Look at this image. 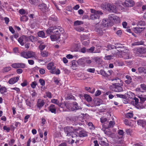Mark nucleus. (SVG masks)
<instances>
[{
    "label": "nucleus",
    "instance_id": "obj_5",
    "mask_svg": "<svg viewBox=\"0 0 146 146\" xmlns=\"http://www.w3.org/2000/svg\"><path fill=\"white\" fill-rule=\"evenodd\" d=\"M134 101L131 102V103L133 104L138 109H142L144 108V107L139 102V99L136 98H134L133 99Z\"/></svg>",
    "mask_w": 146,
    "mask_h": 146
},
{
    "label": "nucleus",
    "instance_id": "obj_17",
    "mask_svg": "<svg viewBox=\"0 0 146 146\" xmlns=\"http://www.w3.org/2000/svg\"><path fill=\"white\" fill-rule=\"evenodd\" d=\"M19 79V77H17L12 78L9 81V83L10 84H13L17 82Z\"/></svg>",
    "mask_w": 146,
    "mask_h": 146
},
{
    "label": "nucleus",
    "instance_id": "obj_37",
    "mask_svg": "<svg viewBox=\"0 0 146 146\" xmlns=\"http://www.w3.org/2000/svg\"><path fill=\"white\" fill-rule=\"evenodd\" d=\"M38 42L39 43H41L38 46L39 49L41 50H43L46 47L45 45L42 44L41 43L42 42L41 41H38Z\"/></svg>",
    "mask_w": 146,
    "mask_h": 146
},
{
    "label": "nucleus",
    "instance_id": "obj_51",
    "mask_svg": "<svg viewBox=\"0 0 146 146\" xmlns=\"http://www.w3.org/2000/svg\"><path fill=\"white\" fill-rule=\"evenodd\" d=\"M116 96L118 98H119L122 99H125L126 98L125 95L123 94H116Z\"/></svg>",
    "mask_w": 146,
    "mask_h": 146
},
{
    "label": "nucleus",
    "instance_id": "obj_52",
    "mask_svg": "<svg viewBox=\"0 0 146 146\" xmlns=\"http://www.w3.org/2000/svg\"><path fill=\"white\" fill-rule=\"evenodd\" d=\"M115 124L114 121H110L109 123L108 128L109 127H113Z\"/></svg>",
    "mask_w": 146,
    "mask_h": 146
},
{
    "label": "nucleus",
    "instance_id": "obj_9",
    "mask_svg": "<svg viewBox=\"0 0 146 146\" xmlns=\"http://www.w3.org/2000/svg\"><path fill=\"white\" fill-rule=\"evenodd\" d=\"M72 105L73 106L71 108L72 111H76L77 110H82V108L78 106V104L76 102H73Z\"/></svg>",
    "mask_w": 146,
    "mask_h": 146
},
{
    "label": "nucleus",
    "instance_id": "obj_26",
    "mask_svg": "<svg viewBox=\"0 0 146 146\" xmlns=\"http://www.w3.org/2000/svg\"><path fill=\"white\" fill-rule=\"evenodd\" d=\"M78 62H76L75 61L73 60L72 62V68L73 70H75L77 66Z\"/></svg>",
    "mask_w": 146,
    "mask_h": 146
},
{
    "label": "nucleus",
    "instance_id": "obj_20",
    "mask_svg": "<svg viewBox=\"0 0 146 146\" xmlns=\"http://www.w3.org/2000/svg\"><path fill=\"white\" fill-rule=\"evenodd\" d=\"M123 57L125 59H129L132 58V56L130 52H124Z\"/></svg>",
    "mask_w": 146,
    "mask_h": 146
},
{
    "label": "nucleus",
    "instance_id": "obj_61",
    "mask_svg": "<svg viewBox=\"0 0 146 146\" xmlns=\"http://www.w3.org/2000/svg\"><path fill=\"white\" fill-rule=\"evenodd\" d=\"M100 58L98 57H95L94 58V60L96 62H98L100 60Z\"/></svg>",
    "mask_w": 146,
    "mask_h": 146
},
{
    "label": "nucleus",
    "instance_id": "obj_39",
    "mask_svg": "<svg viewBox=\"0 0 146 146\" xmlns=\"http://www.w3.org/2000/svg\"><path fill=\"white\" fill-rule=\"evenodd\" d=\"M11 68L10 66L5 67L3 69V72H7L11 70Z\"/></svg>",
    "mask_w": 146,
    "mask_h": 146
},
{
    "label": "nucleus",
    "instance_id": "obj_1",
    "mask_svg": "<svg viewBox=\"0 0 146 146\" xmlns=\"http://www.w3.org/2000/svg\"><path fill=\"white\" fill-rule=\"evenodd\" d=\"M113 23L108 19H104L102 20V24H97L95 25V30L100 35L103 34V31H104V28L112 25Z\"/></svg>",
    "mask_w": 146,
    "mask_h": 146
},
{
    "label": "nucleus",
    "instance_id": "obj_64",
    "mask_svg": "<svg viewBox=\"0 0 146 146\" xmlns=\"http://www.w3.org/2000/svg\"><path fill=\"white\" fill-rule=\"evenodd\" d=\"M141 88L143 89V90H145L146 89V85L144 84H141L140 85Z\"/></svg>",
    "mask_w": 146,
    "mask_h": 146
},
{
    "label": "nucleus",
    "instance_id": "obj_49",
    "mask_svg": "<svg viewBox=\"0 0 146 146\" xmlns=\"http://www.w3.org/2000/svg\"><path fill=\"white\" fill-rule=\"evenodd\" d=\"M6 92V89L5 87H2L0 88V92L1 94H3Z\"/></svg>",
    "mask_w": 146,
    "mask_h": 146
},
{
    "label": "nucleus",
    "instance_id": "obj_21",
    "mask_svg": "<svg viewBox=\"0 0 146 146\" xmlns=\"http://www.w3.org/2000/svg\"><path fill=\"white\" fill-rule=\"evenodd\" d=\"M50 38L52 41H54L58 40L60 38V37L59 35H56L55 34L51 35Z\"/></svg>",
    "mask_w": 146,
    "mask_h": 146
},
{
    "label": "nucleus",
    "instance_id": "obj_11",
    "mask_svg": "<svg viewBox=\"0 0 146 146\" xmlns=\"http://www.w3.org/2000/svg\"><path fill=\"white\" fill-rule=\"evenodd\" d=\"M55 31H54V33L56 35H59L60 37V33H64V31L63 28L61 27H59L58 28H56Z\"/></svg>",
    "mask_w": 146,
    "mask_h": 146
},
{
    "label": "nucleus",
    "instance_id": "obj_14",
    "mask_svg": "<svg viewBox=\"0 0 146 146\" xmlns=\"http://www.w3.org/2000/svg\"><path fill=\"white\" fill-rule=\"evenodd\" d=\"M44 104L45 103L44 100L39 99L38 100L37 106L38 108H40L42 107Z\"/></svg>",
    "mask_w": 146,
    "mask_h": 146
},
{
    "label": "nucleus",
    "instance_id": "obj_36",
    "mask_svg": "<svg viewBox=\"0 0 146 146\" xmlns=\"http://www.w3.org/2000/svg\"><path fill=\"white\" fill-rule=\"evenodd\" d=\"M20 19L21 21H26L28 20V18L27 16L24 15Z\"/></svg>",
    "mask_w": 146,
    "mask_h": 146
},
{
    "label": "nucleus",
    "instance_id": "obj_46",
    "mask_svg": "<svg viewBox=\"0 0 146 146\" xmlns=\"http://www.w3.org/2000/svg\"><path fill=\"white\" fill-rule=\"evenodd\" d=\"M126 132L127 135H131L133 132V131L131 128H128L126 129Z\"/></svg>",
    "mask_w": 146,
    "mask_h": 146
},
{
    "label": "nucleus",
    "instance_id": "obj_16",
    "mask_svg": "<svg viewBox=\"0 0 146 146\" xmlns=\"http://www.w3.org/2000/svg\"><path fill=\"white\" fill-rule=\"evenodd\" d=\"M56 28V26L50 27L46 30V33L47 34L50 35L51 33H54V31L55 30Z\"/></svg>",
    "mask_w": 146,
    "mask_h": 146
},
{
    "label": "nucleus",
    "instance_id": "obj_34",
    "mask_svg": "<svg viewBox=\"0 0 146 146\" xmlns=\"http://www.w3.org/2000/svg\"><path fill=\"white\" fill-rule=\"evenodd\" d=\"M54 64L53 62L48 63L47 65V68L48 70H50L53 67Z\"/></svg>",
    "mask_w": 146,
    "mask_h": 146
},
{
    "label": "nucleus",
    "instance_id": "obj_18",
    "mask_svg": "<svg viewBox=\"0 0 146 146\" xmlns=\"http://www.w3.org/2000/svg\"><path fill=\"white\" fill-rule=\"evenodd\" d=\"M50 72L52 74H60V70L58 69L57 71L56 70V67H53L50 70Z\"/></svg>",
    "mask_w": 146,
    "mask_h": 146
},
{
    "label": "nucleus",
    "instance_id": "obj_27",
    "mask_svg": "<svg viewBox=\"0 0 146 146\" xmlns=\"http://www.w3.org/2000/svg\"><path fill=\"white\" fill-rule=\"evenodd\" d=\"M79 135L80 137H84L87 136V134L84 131H80Z\"/></svg>",
    "mask_w": 146,
    "mask_h": 146
},
{
    "label": "nucleus",
    "instance_id": "obj_62",
    "mask_svg": "<svg viewBox=\"0 0 146 146\" xmlns=\"http://www.w3.org/2000/svg\"><path fill=\"white\" fill-rule=\"evenodd\" d=\"M39 71L40 73L41 74H43L45 73V70L42 68H40Z\"/></svg>",
    "mask_w": 146,
    "mask_h": 146
},
{
    "label": "nucleus",
    "instance_id": "obj_47",
    "mask_svg": "<svg viewBox=\"0 0 146 146\" xmlns=\"http://www.w3.org/2000/svg\"><path fill=\"white\" fill-rule=\"evenodd\" d=\"M95 48V47L94 46H92L89 49H88L87 50V52H90V53H94L93 51L94 50Z\"/></svg>",
    "mask_w": 146,
    "mask_h": 146
},
{
    "label": "nucleus",
    "instance_id": "obj_38",
    "mask_svg": "<svg viewBox=\"0 0 146 146\" xmlns=\"http://www.w3.org/2000/svg\"><path fill=\"white\" fill-rule=\"evenodd\" d=\"M82 44L84 45H87L90 43V40H86L81 41Z\"/></svg>",
    "mask_w": 146,
    "mask_h": 146
},
{
    "label": "nucleus",
    "instance_id": "obj_50",
    "mask_svg": "<svg viewBox=\"0 0 146 146\" xmlns=\"http://www.w3.org/2000/svg\"><path fill=\"white\" fill-rule=\"evenodd\" d=\"M107 4L106 3L105 4H102L101 5L102 8L103 10L106 9L107 10Z\"/></svg>",
    "mask_w": 146,
    "mask_h": 146
},
{
    "label": "nucleus",
    "instance_id": "obj_41",
    "mask_svg": "<svg viewBox=\"0 0 146 146\" xmlns=\"http://www.w3.org/2000/svg\"><path fill=\"white\" fill-rule=\"evenodd\" d=\"M100 143L101 146H109V144L108 143H106L104 141L102 140L100 141Z\"/></svg>",
    "mask_w": 146,
    "mask_h": 146
},
{
    "label": "nucleus",
    "instance_id": "obj_22",
    "mask_svg": "<svg viewBox=\"0 0 146 146\" xmlns=\"http://www.w3.org/2000/svg\"><path fill=\"white\" fill-rule=\"evenodd\" d=\"M127 80L125 81V82L127 84H129L132 82V79L131 77L129 75H127L125 76Z\"/></svg>",
    "mask_w": 146,
    "mask_h": 146
},
{
    "label": "nucleus",
    "instance_id": "obj_40",
    "mask_svg": "<svg viewBox=\"0 0 146 146\" xmlns=\"http://www.w3.org/2000/svg\"><path fill=\"white\" fill-rule=\"evenodd\" d=\"M138 97L139 98L140 100V103L141 105L146 100V98H145L143 97L140 96H139Z\"/></svg>",
    "mask_w": 146,
    "mask_h": 146
},
{
    "label": "nucleus",
    "instance_id": "obj_4",
    "mask_svg": "<svg viewBox=\"0 0 146 146\" xmlns=\"http://www.w3.org/2000/svg\"><path fill=\"white\" fill-rule=\"evenodd\" d=\"M103 13L101 11H97L95 13H93L91 15L90 18L91 19L95 20L98 19V21H100L99 18L100 15L103 14Z\"/></svg>",
    "mask_w": 146,
    "mask_h": 146
},
{
    "label": "nucleus",
    "instance_id": "obj_13",
    "mask_svg": "<svg viewBox=\"0 0 146 146\" xmlns=\"http://www.w3.org/2000/svg\"><path fill=\"white\" fill-rule=\"evenodd\" d=\"M49 111L52 113L56 114V108L54 104H51L48 107Z\"/></svg>",
    "mask_w": 146,
    "mask_h": 146
},
{
    "label": "nucleus",
    "instance_id": "obj_10",
    "mask_svg": "<svg viewBox=\"0 0 146 146\" xmlns=\"http://www.w3.org/2000/svg\"><path fill=\"white\" fill-rule=\"evenodd\" d=\"M38 8L43 13L46 12L48 11V8L46 4L42 3L38 5Z\"/></svg>",
    "mask_w": 146,
    "mask_h": 146
},
{
    "label": "nucleus",
    "instance_id": "obj_3",
    "mask_svg": "<svg viewBox=\"0 0 146 146\" xmlns=\"http://www.w3.org/2000/svg\"><path fill=\"white\" fill-rule=\"evenodd\" d=\"M35 55V53L31 51L23 52L21 53V56L27 59L34 57Z\"/></svg>",
    "mask_w": 146,
    "mask_h": 146
},
{
    "label": "nucleus",
    "instance_id": "obj_60",
    "mask_svg": "<svg viewBox=\"0 0 146 146\" xmlns=\"http://www.w3.org/2000/svg\"><path fill=\"white\" fill-rule=\"evenodd\" d=\"M101 94V91L100 90H98L96 92L95 94V96H98L100 95Z\"/></svg>",
    "mask_w": 146,
    "mask_h": 146
},
{
    "label": "nucleus",
    "instance_id": "obj_55",
    "mask_svg": "<svg viewBox=\"0 0 146 146\" xmlns=\"http://www.w3.org/2000/svg\"><path fill=\"white\" fill-rule=\"evenodd\" d=\"M37 84L36 82L35 81H34L32 82L31 84V85L32 88H35L36 87Z\"/></svg>",
    "mask_w": 146,
    "mask_h": 146
},
{
    "label": "nucleus",
    "instance_id": "obj_63",
    "mask_svg": "<svg viewBox=\"0 0 146 146\" xmlns=\"http://www.w3.org/2000/svg\"><path fill=\"white\" fill-rule=\"evenodd\" d=\"M107 119L105 117H102L100 118L101 122L102 123H104L107 121Z\"/></svg>",
    "mask_w": 146,
    "mask_h": 146
},
{
    "label": "nucleus",
    "instance_id": "obj_2",
    "mask_svg": "<svg viewBox=\"0 0 146 146\" xmlns=\"http://www.w3.org/2000/svg\"><path fill=\"white\" fill-rule=\"evenodd\" d=\"M113 80L116 81L115 82L112 84L110 87V89L115 92H120L123 91L122 86L123 85L121 80L119 78H117Z\"/></svg>",
    "mask_w": 146,
    "mask_h": 146
},
{
    "label": "nucleus",
    "instance_id": "obj_59",
    "mask_svg": "<svg viewBox=\"0 0 146 146\" xmlns=\"http://www.w3.org/2000/svg\"><path fill=\"white\" fill-rule=\"evenodd\" d=\"M144 43V42L142 41H138L137 42H135L134 43V45H142Z\"/></svg>",
    "mask_w": 146,
    "mask_h": 146
},
{
    "label": "nucleus",
    "instance_id": "obj_42",
    "mask_svg": "<svg viewBox=\"0 0 146 146\" xmlns=\"http://www.w3.org/2000/svg\"><path fill=\"white\" fill-rule=\"evenodd\" d=\"M41 54L42 57H47L48 54V52L46 51H43L41 52Z\"/></svg>",
    "mask_w": 146,
    "mask_h": 146
},
{
    "label": "nucleus",
    "instance_id": "obj_7",
    "mask_svg": "<svg viewBox=\"0 0 146 146\" xmlns=\"http://www.w3.org/2000/svg\"><path fill=\"white\" fill-rule=\"evenodd\" d=\"M107 10L111 13H115L117 11L116 7L113 4L110 3L107 4Z\"/></svg>",
    "mask_w": 146,
    "mask_h": 146
},
{
    "label": "nucleus",
    "instance_id": "obj_44",
    "mask_svg": "<svg viewBox=\"0 0 146 146\" xmlns=\"http://www.w3.org/2000/svg\"><path fill=\"white\" fill-rule=\"evenodd\" d=\"M133 116V114L132 113L129 112L126 114V117L129 118H131Z\"/></svg>",
    "mask_w": 146,
    "mask_h": 146
},
{
    "label": "nucleus",
    "instance_id": "obj_19",
    "mask_svg": "<svg viewBox=\"0 0 146 146\" xmlns=\"http://www.w3.org/2000/svg\"><path fill=\"white\" fill-rule=\"evenodd\" d=\"M69 128H64V130L65 132L67 134V136H71L72 137H73V135L74 134V133L73 131H70L69 130Z\"/></svg>",
    "mask_w": 146,
    "mask_h": 146
},
{
    "label": "nucleus",
    "instance_id": "obj_48",
    "mask_svg": "<svg viewBox=\"0 0 146 146\" xmlns=\"http://www.w3.org/2000/svg\"><path fill=\"white\" fill-rule=\"evenodd\" d=\"M142 28H143L142 27H137L135 28V29L137 31V33H141L142 31H143V29H142Z\"/></svg>",
    "mask_w": 146,
    "mask_h": 146
},
{
    "label": "nucleus",
    "instance_id": "obj_43",
    "mask_svg": "<svg viewBox=\"0 0 146 146\" xmlns=\"http://www.w3.org/2000/svg\"><path fill=\"white\" fill-rule=\"evenodd\" d=\"M83 24V21H75L74 23V25H80L81 24Z\"/></svg>",
    "mask_w": 146,
    "mask_h": 146
},
{
    "label": "nucleus",
    "instance_id": "obj_28",
    "mask_svg": "<svg viewBox=\"0 0 146 146\" xmlns=\"http://www.w3.org/2000/svg\"><path fill=\"white\" fill-rule=\"evenodd\" d=\"M84 97L86 100L88 102H90L92 100V98L87 94H84Z\"/></svg>",
    "mask_w": 146,
    "mask_h": 146
},
{
    "label": "nucleus",
    "instance_id": "obj_15",
    "mask_svg": "<svg viewBox=\"0 0 146 146\" xmlns=\"http://www.w3.org/2000/svg\"><path fill=\"white\" fill-rule=\"evenodd\" d=\"M137 51L140 54H145L146 53V47H139L137 49Z\"/></svg>",
    "mask_w": 146,
    "mask_h": 146
},
{
    "label": "nucleus",
    "instance_id": "obj_45",
    "mask_svg": "<svg viewBox=\"0 0 146 146\" xmlns=\"http://www.w3.org/2000/svg\"><path fill=\"white\" fill-rule=\"evenodd\" d=\"M18 41L22 46H23L24 45V43L23 42V37H20L18 40Z\"/></svg>",
    "mask_w": 146,
    "mask_h": 146
},
{
    "label": "nucleus",
    "instance_id": "obj_25",
    "mask_svg": "<svg viewBox=\"0 0 146 146\" xmlns=\"http://www.w3.org/2000/svg\"><path fill=\"white\" fill-rule=\"evenodd\" d=\"M138 72L140 73H144L146 74V69L143 67H140L138 68Z\"/></svg>",
    "mask_w": 146,
    "mask_h": 146
},
{
    "label": "nucleus",
    "instance_id": "obj_31",
    "mask_svg": "<svg viewBox=\"0 0 146 146\" xmlns=\"http://www.w3.org/2000/svg\"><path fill=\"white\" fill-rule=\"evenodd\" d=\"M114 57V55H106L104 59L105 60H110L113 59Z\"/></svg>",
    "mask_w": 146,
    "mask_h": 146
},
{
    "label": "nucleus",
    "instance_id": "obj_35",
    "mask_svg": "<svg viewBox=\"0 0 146 146\" xmlns=\"http://www.w3.org/2000/svg\"><path fill=\"white\" fill-rule=\"evenodd\" d=\"M107 48L108 49L107 50H109L115 49V46H114L111 44H109L107 45Z\"/></svg>",
    "mask_w": 146,
    "mask_h": 146
},
{
    "label": "nucleus",
    "instance_id": "obj_24",
    "mask_svg": "<svg viewBox=\"0 0 146 146\" xmlns=\"http://www.w3.org/2000/svg\"><path fill=\"white\" fill-rule=\"evenodd\" d=\"M26 40H28L29 39L32 42H35L37 41V38L33 36H30L29 37L26 38Z\"/></svg>",
    "mask_w": 146,
    "mask_h": 146
},
{
    "label": "nucleus",
    "instance_id": "obj_54",
    "mask_svg": "<svg viewBox=\"0 0 146 146\" xmlns=\"http://www.w3.org/2000/svg\"><path fill=\"white\" fill-rule=\"evenodd\" d=\"M39 82L40 84L42 86H44L45 84V81L43 79H40L39 80Z\"/></svg>",
    "mask_w": 146,
    "mask_h": 146
},
{
    "label": "nucleus",
    "instance_id": "obj_53",
    "mask_svg": "<svg viewBox=\"0 0 146 146\" xmlns=\"http://www.w3.org/2000/svg\"><path fill=\"white\" fill-rule=\"evenodd\" d=\"M113 16H110V15H109V18H111V19H113V20H115L116 19H118V21H119V18H118L116 16H114L113 15H112Z\"/></svg>",
    "mask_w": 146,
    "mask_h": 146
},
{
    "label": "nucleus",
    "instance_id": "obj_29",
    "mask_svg": "<svg viewBox=\"0 0 146 146\" xmlns=\"http://www.w3.org/2000/svg\"><path fill=\"white\" fill-rule=\"evenodd\" d=\"M38 36L44 38L45 37V34L44 32L43 31H40L38 33Z\"/></svg>",
    "mask_w": 146,
    "mask_h": 146
},
{
    "label": "nucleus",
    "instance_id": "obj_58",
    "mask_svg": "<svg viewBox=\"0 0 146 146\" xmlns=\"http://www.w3.org/2000/svg\"><path fill=\"white\" fill-rule=\"evenodd\" d=\"M87 71L89 72L94 73L95 72V69L94 68H89L87 69Z\"/></svg>",
    "mask_w": 146,
    "mask_h": 146
},
{
    "label": "nucleus",
    "instance_id": "obj_6",
    "mask_svg": "<svg viewBox=\"0 0 146 146\" xmlns=\"http://www.w3.org/2000/svg\"><path fill=\"white\" fill-rule=\"evenodd\" d=\"M112 72V71L111 70H108V71L106 72L101 70L100 71V73H98V74H100L104 77H108L111 74Z\"/></svg>",
    "mask_w": 146,
    "mask_h": 146
},
{
    "label": "nucleus",
    "instance_id": "obj_8",
    "mask_svg": "<svg viewBox=\"0 0 146 146\" xmlns=\"http://www.w3.org/2000/svg\"><path fill=\"white\" fill-rule=\"evenodd\" d=\"M12 67L14 68H25V64L23 63H16L13 64L11 65Z\"/></svg>",
    "mask_w": 146,
    "mask_h": 146
},
{
    "label": "nucleus",
    "instance_id": "obj_57",
    "mask_svg": "<svg viewBox=\"0 0 146 146\" xmlns=\"http://www.w3.org/2000/svg\"><path fill=\"white\" fill-rule=\"evenodd\" d=\"M31 4L36 5L37 3V0H29Z\"/></svg>",
    "mask_w": 146,
    "mask_h": 146
},
{
    "label": "nucleus",
    "instance_id": "obj_32",
    "mask_svg": "<svg viewBox=\"0 0 146 146\" xmlns=\"http://www.w3.org/2000/svg\"><path fill=\"white\" fill-rule=\"evenodd\" d=\"M89 37L88 35H82L81 36V41L83 40H89Z\"/></svg>",
    "mask_w": 146,
    "mask_h": 146
},
{
    "label": "nucleus",
    "instance_id": "obj_23",
    "mask_svg": "<svg viewBox=\"0 0 146 146\" xmlns=\"http://www.w3.org/2000/svg\"><path fill=\"white\" fill-rule=\"evenodd\" d=\"M51 102L52 103L56 104L59 107H61L62 105L61 103L59 101L55 99H52L51 100Z\"/></svg>",
    "mask_w": 146,
    "mask_h": 146
},
{
    "label": "nucleus",
    "instance_id": "obj_33",
    "mask_svg": "<svg viewBox=\"0 0 146 146\" xmlns=\"http://www.w3.org/2000/svg\"><path fill=\"white\" fill-rule=\"evenodd\" d=\"M115 49L117 48H124L125 47L122 44L119 43H116L115 44Z\"/></svg>",
    "mask_w": 146,
    "mask_h": 146
},
{
    "label": "nucleus",
    "instance_id": "obj_30",
    "mask_svg": "<svg viewBox=\"0 0 146 146\" xmlns=\"http://www.w3.org/2000/svg\"><path fill=\"white\" fill-rule=\"evenodd\" d=\"M145 25V23L144 21H140L137 23V25L138 27L140 26H144Z\"/></svg>",
    "mask_w": 146,
    "mask_h": 146
},
{
    "label": "nucleus",
    "instance_id": "obj_56",
    "mask_svg": "<svg viewBox=\"0 0 146 146\" xmlns=\"http://www.w3.org/2000/svg\"><path fill=\"white\" fill-rule=\"evenodd\" d=\"M144 121L142 120H139L137 121V124L138 125H141L142 127H143V125Z\"/></svg>",
    "mask_w": 146,
    "mask_h": 146
},
{
    "label": "nucleus",
    "instance_id": "obj_12",
    "mask_svg": "<svg viewBox=\"0 0 146 146\" xmlns=\"http://www.w3.org/2000/svg\"><path fill=\"white\" fill-rule=\"evenodd\" d=\"M133 0H125L124 2V5L126 7H132L134 4Z\"/></svg>",
    "mask_w": 146,
    "mask_h": 146
}]
</instances>
